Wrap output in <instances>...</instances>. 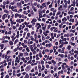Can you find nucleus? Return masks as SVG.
<instances>
[{"label": "nucleus", "instance_id": "18", "mask_svg": "<svg viewBox=\"0 0 78 78\" xmlns=\"http://www.w3.org/2000/svg\"><path fill=\"white\" fill-rule=\"evenodd\" d=\"M34 36L35 38H37V34L36 33H35L34 35Z\"/></svg>", "mask_w": 78, "mask_h": 78}, {"label": "nucleus", "instance_id": "12", "mask_svg": "<svg viewBox=\"0 0 78 78\" xmlns=\"http://www.w3.org/2000/svg\"><path fill=\"white\" fill-rule=\"evenodd\" d=\"M13 73V76H15L16 75V71L14 70L13 71V72L12 73Z\"/></svg>", "mask_w": 78, "mask_h": 78}, {"label": "nucleus", "instance_id": "54", "mask_svg": "<svg viewBox=\"0 0 78 78\" xmlns=\"http://www.w3.org/2000/svg\"><path fill=\"white\" fill-rule=\"evenodd\" d=\"M58 52L59 53H61V49H59L58 50Z\"/></svg>", "mask_w": 78, "mask_h": 78}, {"label": "nucleus", "instance_id": "49", "mask_svg": "<svg viewBox=\"0 0 78 78\" xmlns=\"http://www.w3.org/2000/svg\"><path fill=\"white\" fill-rule=\"evenodd\" d=\"M42 39L43 41L44 40H45V37H44V36H42Z\"/></svg>", "mask_w": 78, "mask_h": 78}, {"label": "nucleus", "instance_id": "31", "mask_svg": "<svg viewBox=\"0 0 78 78\" xmlns=\"http://www.w3.org/2000/svg\"><path fill=\"white\" fill-rule=\"evenodd\" d=\"M74 9V8L73 7H72L71 8V10H69V11H73Z\"/></svg>", "mask_w": 78, "mask_h": 78}, {"label": "nucleus", "instance_id": "34", "mask_svg": "<svg viewBox=\"0 0 78 78\" xmlns=\"http://www.w3.org/2000/svg\"><path fill=\"white\" fill-rule=\"evenodd\" d=\"M58 19V15H56L55 17V20H56Z\"/></svg>", "mask_w": 78, "mask_h": 78}, {"label": "nucleus", "instance_id": "17", "mask_svg": "<svg viewBox=\"0 0 78 78\" xmlns=\"http://www.w3.org/2000/svg\"><path fill=\"white\" fill-rule=\"evenodd\" d=\"M62 70H64L65 69H66V67L63 65H62Z\"/></svg>", "mask_w": 78, "mask_h": 78}, {"label": "nucleus", "instance_id": "53", "mask_svg": "<svg viewBox=\"0 0 78 78\" xmlns=\"http://www.w3.org/2000/svg\"><path fill=\"white\" fill-rule=\"evenodd\" d=\"M27 73L25 72H24L23 73H22V74L23 75H25L26 74H27Z\"/></svg>", "mask_w": 78, "mask_h": 78}, {"label": "nucleus", "instance_id": "48", "mask_svg": "<svg viewBox=\"0 0 78 78\" xmlns=\"http://www.w3.org/2000/svg\"><path fill=\"white\" fill-rule=\"evenodd\" d=\"M34 34V31H33L32 32H31V34L32 35H33V34Z\"/></svg>", "mask_w": 78, "mask_h": 78}, {"label": "nucleus", "instance_id": "3", "mask_svg": "<svg viewBox=\"0 0 78 78\" xmlns=\"http://www.w3.org/2000/svg\"><path fill=\"white\" fill-rule=\"evenodd\" d=\"M32 9L34 10V12H36L37 11V9H36V7H34V6H33L32 7Z\"/></svg>", "mask_w": 78, "mask_h": 78}, {"label": "nucleus", "instance_id": "57", "mask_svg": "<svg viewBox=\"0 0 78 78\" xmlns=\"http://www.w3.org/2000/svg\"><path fill=\"white\" fill-rule=\"evenodd\" d=\"M26 59L27 61H29L30 60V57H26Z\"/></svg>", "mask_w": 78, "mask_h": 78}, {"label": "nucleus", "instance_id": "16", "mask_svg": "<svg viewBox=\"0 0 78 78\" xmlns=\"http://www.w3.org/2000/svg\"><path fill=\"white\" fill-rule=\"evenodd\" d=\"M19 16V14L17 13H16L15 15V18H17V17Z\"/></svg>", "mask_w": 78, "mask_h": 78}, {"label": "nucleus", "instance_id": "59", "mask_svg": "<svg viewBox=\"0 0 78 78\" xmlns=\"http://www.w3.org/2000/svg\"><path fill=\"white\" fill-rule=\"evenodd\" d=\"M3 3L4 5H6L7 4L6 2L5 1L4 2H3Z\"/></svg>", "mask_w": 78, "mask_h": 78}, {"label": "nucleus", "instance_id": "47", "mask_svg": "<svg viewBox=\"0 0 78 78\" xmlns=\"http://www.w3.org/2000/svg\"><path fill=\"white\" fill-rule=\"evenodd\" d=\"M50 27H51V25L50 24H49L48 25V29H50Z\"/></svg>", "mask_w": 78, "mask_h": 78}, {"label": "nucleus", "instance_id": "28", "mask_svg": "<svg viewBox=\"0 0 78 78\" xmlns=\"http://www.w3.org/2000/svg\"><path fill=\"white\" fill-rule=\"evenodd\" d=\"M23 14H26V15H27L28 14V13L27 12V11H24L23 12Z\"/></svg>", "mask_w": 78, "mask_h": 78}, {"label": "nucleus", "instance_id": "36", "mask_svg": "<svg viewBox=\"0 0 78 78\" xmlns=\"http://www.w3.org/2000/svg\"><path fill=\"white\" fill-rule=\"evenodd\" d=\"M25 77L26 78H29V75H28V74H26V75Z\"/></svg>", "mask_w": 78, "mask_h": 78}, {"label": "nucleus", "instance_id": "41", "mask_svg": "<svg viewBox=\"0 0 78 78\" xmlns=\"http://www.w3.org/2000/svg\"><path fill=\"white\" fill-rule=\"evenodd\" d=\"M38 68L39 70H41V65H38Z\"/></svg>", "mask_w": 78, "mask_h": 78}, {"label": "nucleus", "instance_id": "13", "mask_svg": "<svg viewBox=\"0 0 78 78\" xmlns=\"http://www.w3.org/2000/svg\"><path fill=\"white\" fill-rule=\"evenodd\" d=\"M25 31H26V33H28V31H29V30H28V29L27 28H26L24 29Z\"/></svg>", "mask_w": 78, "mask_h": 78}, {"label": "nucleus", "instance_id": "61", "mask_svg": "<svg viewBox=\"0 0 78 78\" xmlns=\"http://www.w3.org/2000/svg\"><path fill=\"white\" fill-rule=\"evenodd\" d=\"M4 12H6V13H8V11H7V10H4Z\"/></svg>", "mask_w": 78, "mask_h": 78}, {"label": "nucleus", "instance_id": "2", "mask_svg": "<svg viewBox=\"0 0 78 78\" xmlns=\"http://www.w3.org/2000/svg\"><path fill=\"white\" fill-rule=\"evenodd\" d=\"M30 50L32 52H33L34 51V49L33 47V45H31L30 46Z\"/></svg>", "mask_w": 78, "mask_h": 78}, {"label": "nucleus", "instance_id": "4", "mask_svg": "<svg viewBox=\"0 0 78 78\" xmlns=\"http://www.w3.org/2000/svg\"><path fill=\"white\" fill-rule=\"evenodd\" d=\"M70 36V34H64V37H69Z\"/></svg>", "mask_w": 78, "mask_h": 78}, {"label": "nucleus", "instance_id": "35", "mask_svg": "<svg viewBox=\"0 0 78 78\" xmlns=\"http://www.w3.org/2000/svg\"><path fill=\"white\" fill-rule=\"evenodd\" d=\"M39 57L40 58L42 57V55L41 54V53H39Z\"/></svg>", "mask_w": 78, "mask_h": 78}, {"label": "nucleus", "instance_id": "15", "mask_svg": "<svg viewBox=\"0 0 78 78\" xmlns=\"http://www.w3.org/2000/svg\"><path fill=\"white\" fill-rule=\"evenodd\" d=\"M62 8V5H61L60 6V7L58 8V10H61V9Z\"/></svg>", "mask_w": 78, "mask_h": 78}, {"label": "nucleus", "instance_id": "19", "mask_svg": "<svg viewBox=\"0 0 78 78\" xmlns=\"http://www.w3.org/2000/svg\"><path fill=\"white\" fill-rule=\"evenodd\" d=\"M17 5L18 7L20 6H21V3H20L19 2L18 3H17Z\"/></svg>", "mask_w": 78, "mask_h": 78}, {"label": "nucleus", "instance_id": "23", "mask_svg": "<svg viewBox=\"0 0 78 78\" xmlns=\"http://www.w3.org/2000/svg\"><path fill=\"white\" fill-rule=\"evenodd\" d=\"M58 29L57 28H56L54 30V32H56V33H57L58 32Z\"/></svg>", "mask_w": 78, "mask_h": 78}, {"label": "nucleus", "instance_id": "43", "mask_svg": "<svg viewBox=\"0 0 78 78\" xmlns=\"http://www.w3.org/2000/svg\"><path fill=\"white\" fill-rule=\"evenodd\" d=\"M23 48H27V45H25L23 46Z\"/></svg>", "mask_w": 78, "mask_h": 78}, {"label": "nucleus", "instance_id": "64", "mask_svg": "<svg viewBox=\"0 0 78 78\" xmlns=\"http://www.w3.org/2000/svg\"><path fill=\"white\" fill-rule=\"evenodd\" d=\"M20 69H19L17 71V73H20Z\"/></svg>", "mask_w": 78, "mask_h": 78}, {"label": "nucleus", "instance_id": "51", "mask_svg": "<svg viewBox=\"0 0 78 78\" xmlns=\"http://www.w3.org/2000/svg\"><path fill=\"white\" fill-rule=\"evenodd\" d=\"M73 6H75V1L73 2Z\"/></svg>", "mask_w": 78, "mask_h": 78}, {"label": "nucleus", "instance_id": "33", "mask_svg": "<svg viewBox=\"0 0 78 78\" xmlns=\"http://www.w3.org/2000/svg\"><path fill=\"white\" fill-rule=\"evenodd\" d=\"M73 6V4H71V5H69V6H68V8H70L71 7V6Z\"/></svg>", "mask_w": 78, "mask_h": 78}, {"label": "nucleus", "instance_id": "8", "mask_svg": "<svg viewBox=\"0 0 78 78\" xmlns=\"http://www.w3.org/2000/svg\"><path fill=\"white\" fill-rule=\"evenodd\" d=\"M56 48V46H54L53 47V49L54 50V53H55V52H56V50L55 49Z\"/></svg>", "mask_w": 78, "mask_h": 78}, {"label": "nucleus", "instance_id": "50", "mask_svg": "<svg viewBox=\"0 0 78 78\" xmlns=\"http://www.w3.org/2000/svg\"><path fill=\"white\" fill-rule=\"evenodd\" d=\"M63 2L65 4L67 3V0H64Z\"/></svg>", "mask_w": 78, "mask_h": 78}, {"label": "nucleus", "instance_id": "39", "mask_svg": "<svg viewBox=\"0 0 78 78\" xmlns=\"http://www.w3.org/2000/svg\"><path fill=\"white\" fill-rule=\"evenodd\" d=\"M30 33H28L27 36V37H30Z\"/></svg>", "mask_w": 78, "mask_h": 78}, {"label": "nucleus", "instance_id": "14", "mask_svg": "<svg viewBox=\"0 0 78 78\" xmlns=\"http://www.w3.org/2000/svg\"><path fill=\"white\" fill-rule=\"evenodd\" d=\"M61 14V12L60 11H58L57 12V13L56 14L57 16H58V15H59Z\"/></svg>", "mask_w": 78, "mask_h": 78}, {"label": "nucleus", "instance_id": "11", "mask_svg": "<svg viewBox=\"0 0 78 78\" xmlns=\"http://www.w3.org/2000/svg\"><path fill=\"white\" fill-rule=\"evenodd\" d=\"M63 42H62V44L60 45V46H59V48H62V47H63Z\"/></svg>", "mask_w": 78, "mask_h": 78}, {"label": "nucleus", "instance_id": "29", "mask_svg": "<svg viewBox=\"0 0 78 78\" xmlns=\"http://www.w3.org/2000/svg\"><path fill=\"white\" fill-rule=\"evenodd\" d=\"M70 48H71V46L70 45L68 46L67 47L68 50H70Z\"/></svg>", "mask_w": 78, "mask_h": 78}, {"label": "nucleus", "instance_id": "46", "mask_svg": "<svg viewBox=\"0 0 78 78\" xmlns=\"http://www.w3.org/2000/svg\"><path fill=\"white\" fill-rule=\"evenodd\" d=\"M43 34H44L46 37H47V34H46V33L45 32H44L43 33Z\"/></svg>", "mask_w": 78, "mask_h": 78}, {"label": "nucleus", "instance_id": "38", "mask_svg": "<svg viewBox=\"0 0 78 78\" xmlns=\"http://www.w3.org/2000/svg\"><path fill=\"white\" fill-rule=\"evenodd\" d=\"M22 15L18 14V17H19L20 18H20H21V17H22Z\"/></svg>", "mask_w": 78, "mask_h": 78}, {"label": "nucleus", "instance_id": "42", "mask_svg": "<svg viewBox=\"0 0 78 78\" xmlns=\"http://www.w3.org/2000/svg\"><path fill=\"white\" fill-rule=\"evenodd\" d=\"M52 45H51V43H50L48 44V47H51Z\"/></svg>", "mask_w": 78, "mask_h": 78}, {"label": "nucleus", "instance_id": "62", "mask_svg": "<svg viewBox=\"0 0 78 78\" xmlns=\"http://www.w3.org/2000/svg\"><path fill=\"white\" fill-rule=\"evenodd\" d=\"M9 1L7 0L6 1V4H9Z\"/></svg>", "mask_w": 78, "mask_h": 78}, {"label": "nucleus", "instance_id": "9", "mask_svg": "<svg viewBox=\"0 0 78 78\" xmlns=\"http://www.w3.org/2000/svg\"><path fill=\"white\" fill-rule=\"evenodd\" d=\"M0 49H1V50H2V49H3V48L4 47V44H2L0 45Z\"/></svg>", "mask_w": 78, "mask_h": 78}, {"label": "nucleus", "instance_id": "25", "mask_svg": "<svg viewBox=\"0 0 78 78\" xmlns=\"http://www.w3.org/2000/svg\"><path fill=\"white\" fill-rule=\"evenodd\" d=\"M24 42L25 44H27L28 42V41L27 40H25L24 41Z\"/></svg>", "mask_w": 78, "mask_h": 78}, {"label": "nucleus", "instance_id": "40", "mask_svg": "<svg viewBox=\"0 0 78 78\" xmlns=\"http://www.w3.org/2000/svg\"><path fill=\"white\" fill-rule=\"evenodd\" d=\"M52 6H53V4L52 3L51 4V5H50L49 6V8H51V7H52Z\"/></svg>", "mask_w": 78, "mask_h": 78}, {"label": "nucleus", "instance_id": "58", "mask_svg": "<svg viewBox=\"0 0 78 78\" xmlns=\"http://www.w3.org/2000/svg\"><path fill=\"white\" fill-rule=\"evenodd\" d=\"M17 76H18V77H19L20 75H21V74L20 73H19L17 74Z\"/></svg>", "mask_w": 78, "mask_h": 78}, {"label": "nucleus", "instance_id": "22", "mask_svg": "<svg viewBox=\"0 0 78 78\" xmlns=\"http://www.w3.org/2000/svg\"><path fill=\"white\" fill-rule=\"evenodd\" d=\"M20 56H21V57H23V54L22 53H20Z\"/></svg>", "mask_w": 78, "mask_h": 78}, {"label": "nucleus", "instance_id": "32", "mask_svg": "<svg viewBox=\"0 0 78 78\" xmlns=\"http://www.w3.org/2000/svg\"><path fill=\"white\" fill-rule=\"evenodd\" d=\"M45 51V52H49L50 51V50L47 49H46Z\"/></svg>", "mask_w": 78, "mask_h": 78}, {"label": "nucleus", "instance_id": "52", "mask_svg": "<svg viewBox=\"0 0 78 78\" xmlns=\"http://www.w3.org/2000/svg\"><path fill=\"white\" fill-rule=\"evenodd\" d=\"M21 60L22 61H25V58L24 57H22L21 58Z\"/></svg>", "mask_w": 78, "mask_h": 78}, {"label": "nucleus", "instance_id": "44", "mask_svg": "<svg viewBox=\"0 0 78 78\" xmlns=\"http://www.w3.org/2000/svg\"><path fill=\"white\" fill-rule=\"evenodd\" d=\"M33 54L34 55H36V51H34L33 52Z\"/></svg>", "mask_w": 78, "mask_h": 78}, {"label": "nucleus", "instance_id": "26", "mask_svg": "<svg viewBox=\"0 0 78 78\" xmlns=\"http://www.w3.org/2000/svg\"><path fill=\"white\" fill-rule=\"evenodd\" d=\"M18 41H19V40H18V39H17L15 41V42H14L15 44H16V43H17V42Z\"/></svg>", "mask_w": 78, "mask_h": 78}, {"label": "nucleus", "instance_id": "60", "mask_svg": "<svg viewBox=\"0 0 78 78\" xmlns=\"http://www.w3.org/2000/svg\"><path fill=\"white\" fill-rule=\"evenodd\" d=\"M64 61H65L66 62H68V60H67V58H65L64 59Z\"/></svg>", "mask_w": 78, "mask_h": 78}, {"label": "nucleus", "instance_id": "63", "mask_svg": "<svg viewBox=\"0 0 78 78\" xmlns=\"http://www.w3.org/2000/svg\"><path fill=\"white\" fill-rule=\"evenodd\" d=\"M50 39V36H48L46 38V39Z\"/></svg>", "mask_w": 78, "mask_h": 78}, {"label": "nucleus", "instance_id": "30", "mask_svg": "<svg viewBox=\"0 0 78 78\" xmlns=\"http://www.w3.org/2000/svg\"><path fill=\"white\" fill-rule=\"evenodd\" d=\"M44 64V61L42 60L41 62V64L42 65H43V64Z\"/></svg>", "mask_w": 78, "mask_h": 78}, {"label": "nucleus", "instance_id": "20", "mask_svg": "<svg viewBox=\"0 0 78 78\" xmlns=\"http://www.w3.org/2000/svg\"><path fill=\"white\" fill-rule=\"evenodd\" d=\"M70 32H72V33H74L75 32V31L74 30H73L72 29H71L70 30Z\"/></svg>", "mask_w": 78, "mask_h": 78}, {"label": "nucleus", "instance_id": "21", "mask_svg": "<svg viewBox=\"0 0 78 78\" xmlns=\"http://www.w3.org/2000/svg\"><path fill=\"white\" fill-rule=\"evenodd\" d=\"M39 18H42V17H43V16H42V14H40L39 15Z\"/></svg>", "mask_w": 78, "mask_h": 78}, {"label": "nucleus", "instance_id": "10", "mask_svg": "<svg viewBox=\"0 0 78 78\" xmlns=\"http://www.w3.org/2000/svg\"><path fill=\"white\" fill-rule=\"evenodd\" d=\"M9 44H10V45H13L14 44V43L11 41L9 42Z\"/></svg>", "mask_w": 78, "mask_h": 78}, {"label": "nucleus", "instance_id": "7", "mask_svg": "<svg viewBox=\"0 0 78 78\" xmlns=\"http://www.w3.org/2000/svg\"><path fill=\"white\" fill-rule=\"evenodd\" d=\"M36 21H37V20H36V19L34 18L31 21V23H33L34 22H36Z\"/></svg>", "mask_w": 78, "mask_h": 78}, {"label": "nucleus", "instance_id": "5", "mask_svg": "<svg viewBox=\"0 0 78 78\" xmlns=\"http://www.w3.org/2000/svg\"><path fill=\"white\" fill-rule=\"evenodd\" d=\"M6 17H7V16L6 15V14H4L2 17V19H3V20H5Z\"/></svg>", "mask_w": 78, "mask_h": 78}, {"label": "nucleus", "instance_id": "27", "mask_svg": "<svg viewBox=\"0 0 78 78\" xmlns=\"http://www.w3.org/2000/svg\"><path fill=\"white\" fill-rule=\"evenodd\" d=\"M64 44H66V45H67V44H68V42L67 41H65V42L64 43H63Z\"/></svg>", "mask_w": 78, "mask_h": 78}, {"label": "nucleus", "instance_id": "55", "mask_svg": "<svg viewBox=\"0 0 78 78\" xmlns=\"http://www.w3.org/2000/svg\"><path fill=\"white\" fill-rule=\"evenodd\" d=\"M42 53L43 55H45V50H43Z\"/></svg>", "mask_w": 78, "mask_h": 78}, {"label": "nucleus", "instance_id": "6", "mask_svg": "<svg viewBox=\"0 0 78 78\" xmlns=\"http://www.w3.org/2000/svg\"><path fill=\"white\" fill-rule=\"evenodd\" d=\"M20 20H21L20 19H18L16 20V22H19L20 23H21V22L20 21Z\"/></svg>", "mask_w": 78, "mask_h": 78}, {"label": "nucleus", "instance_id": "45", "mask_svg": "<svg viewBox=\"0 0 78 78\" xmlns=\"http://www.w3.org/2000/svg\"><path fill=\"white\" fill-rule=\"evenodd\" d=\"M46 67V68H47V69H49V68H50V66H49V65H47Z\"/></svg>", "mask_w": 78, "mask_h": 78}, {"label": "nucleus", "instance_id": "1", "mask_svg": "<svg viewBox=\"0 0 78 78\" xmlns=\"http://www.w3.org/2000/svg\"><path fill=\"white\" fill-rule=\"evenodd\" d=\"M36 27H37V29L39 30V28H41V24L39 23H37L36 24Z\"/></svg>", "mask_w": 78, "mask_h": 78}, {"label": "nucleus", "instance_id": "56", "mask_svg": "<svg viewBox=\"0 0 78 78\" xmlns=\"http://www.w3.org/2000/svg\"><path fill=\"white\" fill-rule=\"evenodd\" d=\"M67 3L65 4L64 7L65 8H67Z\"/></svg>", "mask_w": 78, "mask_h": 78}, {"label": "nucleus", "instance_id": "24", "mask_svg": "<svg viewBox=\"0 0 78 78\" xmlns=\"http://www.w3.org/2000/svg\"><path fill=\"white\" fill-rule=\"evenodd\" d=\"M51 3V2H48L47 3V5L48 6V5H49Z\"/></svg>", "mask_w": 78, "mask_h": 78}, {"label": "nucleus", "instance_id": "37", "mask_svg": "<svg viewBox=\"0 0 78 78\" xmlns=\"http://www.w3.org/2000/svg\"><path fill=\"white\" fill-rule=\"evenodd\" d=\"M39 32L40 34H42V30L40 29L39 30Z\"/></svg>", "mask_w": 78, "mask_h": 78}]
</instances>
